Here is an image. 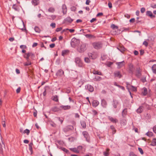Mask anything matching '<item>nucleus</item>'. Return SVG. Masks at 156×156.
<instances>
[{"label": "nucleus", "mask_w": 156, "mask_h": 156, "mask_svg": "<svg viewBox=\"0 0 156 156\" xmlns=\"http://www.w3.org/2000/svg\"><path fill=\"white\" fill-rule=\"evenodd\" d=\"M80 42L79 40L77 39L75 37L73 38L71 41V44L73 48H75L79 44Z\"/></svg>", "instance_id": "nucleus-1"}, {"label": "nucleus", "mask_w": 156, "mask_h": 156, "mask_svg": "<svg viewBox=\"0 0 156 156\" xmlns=\"http://www.w3.org/2000/svg\"><path fill=\"white\" fill-rule=\"evenodd\" d=\"M92 45L94 48L97 49H100L102 47V43L100 42H94L92 43Z\"/></svg>", "instance_id": "nucleus-2"}, {"label": "nucleus", "mask_w": 156, "mask_h": 156, "mask_svg": "<svg viewBox=\"0 0 156 156\" xmlns=\"http://www.w3.org/2000/svg\"><path fill=\"white\" fill-rule=\"evenodd\" d=\"M75 62L76 65L79 67H82L83 66V63L80 58L76 57L75 58Z\"/></svg>", "instance_id": "nucleus-3"}, {"label": "nucleus", "mask_w": 156, "mask_h": 156, "mask_svg": "<svg viewBox=\"0 0 156 156\" xmlns=\"http://www.w3.org/2000/svg\"><path fill=\"white\" fill-rule=\"evenodd\" d=\"M86 46L85 44H83L78 47L77 48L78 51L80 53H83L86 50Z\"/></svg>", "instance_id": "nucleus-4"}, {"label": "nucleus", "mask_w": 156, "mask_h": 156, "mask_svg": "<svg viewBox=\"0 0 156 156\" xmlns=\"http://www.w3.org/2000/svg\"><path fill=\"white\" fill-rule=\"evenodd\" d=\"M135 70V68L133 65L131 63L128 64V72L132 74H133Z\"/></svg>", "instance_id": "nucleus-5"}, {"label": "nucleus", "mask_w": 156, "mask_h": 156, "mask_svg": "<svg viewBox=\"0 0 156 156\" xmlns=\"http://www.w3.org/2000/svg\"><path fill=\"white\" fill-rule=\"evenodd\" d=\"M73 20L71 19L70 16H68L64 20L63 22L65 23H71Z\"/></svg>", "instance_id": "nucleus-6"}, {"label": "nucleus", "mask_w": 156, "mask_h": 156, "mask_svg": "<svg viewBox=\"0 0 156 156\" xmlns=\"http://www.w3.org/2000/svg\"><path fill=\"white\" fill-rule=\"evenodd\" d=\"M74 128L73 126H68L64 128L63 129V131L66 133L67 132L71 130H72Z\"/></svg>", "instance_id": "nucleus-7"}, {"label": "nucleus", "mask_w": 156, "mask_h": 156, "mask_svg": "<svg viewBox=\"0 0 156 156\" xmlns=\"http://www.w3.org/2000/svg\"><path fill=\"white\" fill-rule=\"evenodd\" d=\"M56 75L57 76H62L64 75V72L61 69H59L56 73Z\"/></svg>", "instance_id": "nucleus-8"}, {"label": "nucleus", "mask_w": 156, "mask_h": 156, "mask_svg": "<svg viewBox=\"0 0 156 156\" xmlns=\"http://www.w3.org/2000/svg\"><path fill=\"white\" fill-rule=\"evenodd\" d=\"M116 64L118 66V68L120 69L125 65V62L124 61L120 62H118L116 63Z\"/></svg>", "instance_id": "nucleus-9"}, {"label": "nucleus", "mask_w": 156, "mask_h": 156, "mask_svg": "<svg viewBox=\"0 0 156 156\" xmlns=\"http://www.w3.org/2000/svg\"><path fill=\"white\" fill-rule=\"evenodd\" d=\"M84 137L86 138L87 141L89 142V136L88 133L86 131H84L82 133Z\"/></svg>", "instance_id": "nucleus-10"}, {"label": "nucleus", "mask_w": 156, "mask_h": 156, "mask_svg": "<svg viewBox=\"0 0 156 156\" xmlns=\"http://www.w3.org/2000/svg\"><path fill=\"white\" fill-rule=\"evenodd\" d=\"M85 88L90 92H92L94 91V87L90 85L87 84L85 86Z\"/></svg>", "instance_id": "nucleus-11"}, {"label": "nucleus", "mask_w": 156, "mask_h": 156, "mask_svg": "<svg viewBox=\"0 0 156 156\" xmlns=\"http://www.w3.org/2000/svg\"><path fill=\"white\" fill-rule=\"evenodd\" d=\"M119 104V103L118 100L114 99L113 100L112 105L114 108H116L117 106Z\"/></svg>", "instance_id": "nucleus-12"}, {"label": "nucleus", "mask_w": 156, "mask_h": 156, "mask_svg": "<svg viewBox=\"0 0 156 156\" xmlns=\"http://www.w3.org/2000/svg\"><path fill=\"white\" fill-rule=\"evenodd\" d=\"M126 84L127 85V87L128 89H132V90L134 91H136V87L133 86H131L129 84L128 85V83L127 82L126 83Z\"/></svg>", "instance_id": "nucleus-13"}, {"label": "nucleus", "mask_w": 156, "mask_h": 156, "mask_svg": "<svg viewBox=\"0 0 156 156\" xmlns=\"http://www.w3.org/2000/svg\"><path fill=\"white\" fill-rule=\"evenodd\" d=\"M60 107L61 109L64 110H67L71 108V106L70 105H61Z\"/></svg>", "instance_id": "nucleus-14"}, {"label": "nucleus", "mask_w": 156, "mask_h": 156, "mask_svg": "<svg viewBox=\"0 0 156 156\" xmlns=\"http://www.w3.org/2000/svg\"><path fill=\"white\" fill-rule=\"evenodd\" d=\"M108 119L112 122L116 123L118 122V120L115 118H114L110 116H108Z\"/></svg>", "instance_id": "nucleus-15"}, {"label": "nucleus", "mask_w": 156, "mask_h": 156, "mask_svg": "<svg viewBox=\"0 0 156 156\" xmlns=\"http://www.w3.org/2000/svg\"><path fill=\"white\" fill-rule=\"evenodd\" d=\"M146 15L150 16L151 18H153L155 17V16L153 14L152 12L150 11H147L146 12Z\"/></svg>", "instance_id": "nucleus-16"}, {"label": "nucleus", "mask_w": 156, "mask_h": 156, "mask_svg": "<svg viewBox=\"0 0 156 156\" xmlns=\"http://www.w3.org/2000/svg\"><path fill=\"white\" fill-rule=\"evenodd\" d=\"M101 104L103 108H106V107L107 103L105 99H103L102 100Z\"/></svg>", "instance_id": "nucleus-17"}, {"label": "nucleus", "mask_w": 156, "mask_h": 156, "mask_svg": "<svg viewBox=\"0 0 156 156\" xmlns=\"http://www.w3.org/2000/svg\"><path fill=\"white\" fill-rule=\"evenodd\" d=\"M62 12L63 14H66L67 12V8L66 5L63 4L62 6Z\"/></svg>", "instance_id": "nucleus-18"}, {"label": "nucleus", "mask_w": 156, "mask_h": 156, "mask_svg": "<svg viewBox=\"0 0 156 156\" xmlns=\"http://www.w3.org/2000/svg\"><path fill=\"white\" fill-rule=\"evenodd\" d=\"M51 110L54 112H57L61 110V109L60 107L58 108L56 106H54L51 108Z\"/></svg>", "instance_id": "nucleus-19"}, {"label": "nucleus", "mask_w": 156, "mask_h": 156, "mask_svg": "<svg viewBox=\"0 0 156 156\" xmlns=\"http://www.w3.org/2000/svg\"><path fill=\"white\" fill-rule=\"evenodd\" d=\"M114 76L115 77H118L119 78H121L122 77V75L120 74V72L119 71H116L114 73Z\"/></svg>", "instance_id": "nucleus-20"}, {"label": "nucleus", "mask_w": 156, "mask_h": 156, "mask_svg": "<svg viewBox=\"0 0 156 156\" xmlns=\"http://www.w3.org/2000/svg\"><path fill=\"white\" fill-rule=\"evenodd\" d=\"M141 69L140 68L136 69V75L137 76L140 77L141 75Z\"/></svg>", "instance_id": "nucleus-21"}, {"label": "nucleus", "mask_w": 156, "mask_h": 156, "mask_svg": "<svg viewBox=\"0 0 156 156\" xmlns=\"http://www.w3.org/2000/svg\"><path fill=\"white\" fill-rule=\"evenodd\" d=\"M99 104V102L97 100H94L92 102V105L93 107H95L97 106Z\"/></svg>", "instance_id": "nucleus-22"}, {"label": "nucleus", "mask_w": 156, "mask_h": 156, "mask_svg": "<svg viewBox=\"0 0 156 156\" xmlns=\"http://www.w3.org/2000/svg\"><path fill=\"white\" fill-rule=\"evenodd\" d=\"M142 93L143 95H146L147 93V89L145 87L143 88L142 90Z\"/></svg>", "instance_id": "nucleus-23"}, {"label": "nucleus", "mask_w": 156, "mask_h": 156, "mask_svg": "<svg viewBox=\"0 0 156 156\" xmlns=\"http://www.w3.org/2000/svg\"><path fill=\"white\" fill-rule=\"evenodd\" d=\"M143 107L142 106H140L137 109L136 112L138 113H140L143 112Z\"/></svg>", "instance_id": "nucleus-24"}, {"label": "nucleus", "mask_w": 156, "mask_h": 156, "mask_svg": "<svg viewBox=\"0 0 156 156\" xmlns=\"http://www.w3.org/2000/svg\"><path fill=\"white\" fill-rule=\"evenodd\" d=\"M33 145V143L32 142H30L29 144V150L30 151L31 153V154H32L33 153V148L32 146Z\"/></svg>", "instance_id": "nucleus-25"}, {"label": "nucleus", "mask_w": 156, "mask_h": 156, "mask_svg": "<svg viewBox=\"0 0 156 156\" xmlns=\"http://www.w3.org/2000/svg\"><path fill=\"white\" fill-rule=\"evenodd\" d=\"M127 113V108L124 109L122 112V115L123 117H124L126 115Z\"/></svg>", "instance_id": "nucleus-26"}, {"label": "nucleus", "mask_w": 156, "mask_h": 156, "mask_svg": "<svg viewBox=\"0 0 156 156\" xmlns=\"http://www.w3.org/2000/svg\"><path fill=\"white\" fill-rule=\"evenodd\" d=\"M32 3L34 5L36 6L39 4V0H32Z\"/></svg>", "instance_id": "nucleus-27"}, {"label": "nucleus", "mask_w": 156, "mask_h": 156, "mask_svg": "<svg viewBox=\"0 0 156 156\" xmlns=\"http://www.w3.org/2000/svg\"><path fill=\"white\" fill-rule=\"evenodd\" d=\"M92 73L94 74H97L99 75H102V74L101 72L98 71L94 70L92 72Z\"/></svg>", "instance_id": "nucleus-28"}, {"label": "nucleus", "mask_w": 156, "mask_h": 156, "mask_svg": "<svg viewBox=\"0 0 156 156\" xmlns=\"http://www.w3.org/2000/svg\"><path fill=\"white\" fill-rule=\"evenodd\" d=\"M110 149L109 148H107L106 151L103 152L104 155L105 156H108L109 155V152Z\"/></svg>", "instance_id": "nucleus-29"}, {"label": "nucleus", "mask_w": 156, "mask_h": 156, "mask_svg": "<svg viewBox=\"0 0 156 156\" xmlns=\"http://www.w3.org/2000/svg\"><path fill=\"white\" fill-rule=\"evenodd\" d=\"M150 145L152 146H156V139L154 138L153 139L151 143L150 144Z\"/></svg>", "instance_id": "nucleus-30"}, {"label": "nucleus", "mask_w": 156, "mask_h": 156, "mask_svg": "<svg viewBox=\"0 0 156 156\" xmlns=\"http://www.w3.org/2000/svg\"><path fill=\"white\" fill-rule=\"evenodd\" d=\"M70 150L73 152L76 153H78L79 152V151L76 148H71L70 149Z\"/></svg>", "instance_id": "nucleus-31"}, {"label": "nucleus", "mask_w": 156, "mask_h": 156, "mask_svg": "<svg viewBox=\"0 0 156 156\" xmlns=\"http://www.w3.org/2000/svg\"><path fill=\"white\" fill-rule=\"evenodd\" d=\"M101 80V77L98 76H95L94 78V80L96 81H100Z\"/></svg>", "instance_id": "nucleus-32"}, {"label": "nucleus", "mask_w": 156, "mask_h": 156, "mask_svg": "<svg viewBox=\"0 0 156 156\" xmlns=\"http://www.w3.org/2000/svg\"><path fill=\"white\" fill-rule=\"evenodd\" d=\"M3 146H2V145L0 146V153L2 155H3V150L2 147H3L4 148L5 147V145L4 143L3 144Z\"/></svg>", "instance_id": "nucleus-33"}, {"label": "nucleus", "mask_w": 156, "mask_h": 156, "mask_svg": "<svg viewBox=\"0 0 156 156\" xmlns=\"http://www.w3.org/2000/svg\"><path fill=\"white\" fill-rule=\"evenodd\" d=\"M152 69L154 73H156V64H154L152 67Z\"/></svg>", "instance_id": "nucleus-34"}, {"label": "nucleus", "mask_w": 156, "mask_h": 156, "mask_svg": "<svg viewBox=\"0 0 156 156\" xmlns=\"http://www.w3.org/2000/svg\"><path fill=\"white\" fill-rule=\"evenodd\" d=\"M29 53H25L24 55V57L26 58L27 60H29Z\"/></svg>", "instance_id": "nucleus-35"}, {"label": "nucleus", "mask_w": 156, "mask_h": 156, "mask_svg": "<svg viewBox=\"0 0 156 156\" xmlns=\"http://www.w3.org/2000/svg\"><path fill=\"white\" fill-rule=\"evenodd\" d=\"M52 100L56 102H58V96L57 95L53 96L52 97Z\"/></svg>", "instance_id": "nucleus-36"}, {"label": "nucleus", "mask_w": 156, "mask_h": 156, "mask_svg": "<svg viewBox=\"0 0 156 156\" xmlns=\"http://www.w3.org/2000/svg\"><path fill=\"white\" fill-rule=\"evenodd\" d=\"M56 118L61 123V124L62 123V122L64 121V118L62 117H57Z\"/></svg>", "instance_id": "nucleus-37"}, {"label": "nucleus", "mask_w": 156, "mask_h": 156, "mask_svg": "<svg viewBox=\"0 0 156 156\" xmlns=\"http://www.w3.org/2000/svg\"><path fill=\"white\" fill-rule=\"evenodd\" d=\"M110 128L112 130V134H115L116 132V130L115 129V128L114 127V126L112 125L111 126H110Z\"/></svg>", "instance_id": "nucleus-38"}, {"label": "nucleus", "mask_w": 156, "mask_h": 156, "mask_svg": "<svg viewBox=\"0 0 156 156\" xmlns=\"http://www.w3.org/2000/svg\"><path fill=\"white\" fill-rule=\"evenodd\" d=\"M12 8L16 11H18L19 9L18 6L16 4H14L12 6Z\"/></svg>", "instance_id": "nucleus-39"}, {"label": "nucleus", "mask_w": 156, "mask_h": 156, "mask_svg": "<svg viewBox=\"0 0 156 156\" xmlns=\"http://www.w3.org/2000/svg\"><path fill=\"white\" fill-rule=\"evenodd\" d=\"M34 30L36 32L38 33H40L41 31V30L37 26H36L35 27Z\"/></svg>", "instance_id": "nucleus-40"}, {"label": "nucleus", "mask_w": 156, "mask_h": 156, "mask_svg": "<svg viewBox=\"0 0 156 156\" xmlns=\"http://www.w3.org/2000/svg\"><path fill=\"white\" fill-rule=\"evenodd\" d=\"M146 135L148 136L151 137L153 136V133L151 132H148L146 133Z\"/></svg>", "instance_id": "nucleus-41"}, {"label": "nucleus", "mask_w": 156, "mask_h": 156, "mask_svg": "<svg viewBox=\"0 0 156 156\" xmlns=\"http://www.w3.org/2000/svg\"><path fill=\"white\" fill-rule=\"evenodd\" d=\"M31 63L30 60H27V62L24 63V66H28L31 65Z\"/></svg>", "instance_id": "nucleus-42"}, {"label": "nucleus", "mask_w": 156, "mask_h": 156, "mask_svg": "<svg viewBox=\"0 0 156 156\" xmlns=\"http://www.w3.org/2000/svg\"><path fill=\"white\" fill-rule=\"evenodd\" d=\"M68 52V50H64L62 51V55L63 56H64L66 55L67 52Z\"/></svg>", "instance_id": "nucleus-43"}, {"label": "nucleus", "mask_w": 156, "mask_h": 156, "mask_svg": "<svg viewBox=\"0 0 156 156\" xmlns=\"http://www.w3.org/2000/svg\"><path fill=\"white\" fill-rule=\"evenodd\" d=\"M30 133V131L29 130L26 129L23 131V133H26L27 135H29V133Z\"/></svg>", "instance_id": "nucleus-44"}, {"label": "nucleus", "mask_w": 156, "mask_h": 156, "mask_svg": "<svg viewBox=\"0 0 156 156\" xmlns=\"http://www.w3.org/2000/svg\"><path fill=\"white\" fill-rule=\"evenodd\" d=\"M81 125L83 128H85L86 127V123L84 121H83L81 122Z\"/></svg>", "instance_id": "nucleus-45"}, {"label": "nucleus", "mask_w": 156, "mask_h": 156, "mask_svg": "<svg viewBox=\"0 0 156 156\" xmlns=\"http://www.w3.org/2000/svg\"><path fill=\"white\" fill-rule=\"evenodd\" d=\"M111 27L113 29H117L118 28L117 26H116L114 24H112L111 25Z\"/></svg>", "instance_id": "nucleus-46"}, {"label": "nucleus", "mask_w": 156, "mask_h": 156, "mask_svg": "<svg viewBox=\"0 0 156 156\" xmlns=\"http://www.w3.org/2000/svg\"><path fill=\"white\" fill-rule=\"evenodd\" d=\"M29 56L32 59H33L35 57V55L34 54L31 53V52H29Z\"/></svg>", "instance_id": "nucleus-47"}, {"label": "nucleus", "mask_w": 156, "mask_h": 156, "mask_svg": "<svg viewBox=\"0 0 156 156\" xmlns=\"http://www.w3.org/2000/svg\"><path fill=\"white\" fill-rule=\"evenodd\" d=\"M121 123L123 124V125H125L126 123V120L123 119L121 122Z\"/></svg>", "instance_id": "nucleus-48"}, {"label": "nucleus", "mask_w": 156, "mask_h": 156, "mask_svg": "<svg viewBox=\"0 0 156 156\" xmlns=\"http://www.w3.org/2000/svg\"><path fill=\"white\" fill-rule=\"evenodd\" d=\"M48 11L50 12H53L55 11V9L54 8L51 7L48 9Z\"/></svg>", "instance_id": "nucleus-49"}, {"label": "nucleus", "mask_w": 156, "mask_h": 156, "mask_svg": "<svg viewBox=\"0 0 156 156\" xmlns=\"http://www.w3.org/2000/svg\"><path fill=\"white\" fill-rule=\"evenodd\" d=\"M85 36L87 38H91L94 37L93 35L90 34H87Z\"/></svg>", "instance_id": "nucleus-50"}, {"label": "nucleus", "mask_w": 156, "mask_h": 156, "mask_svg": "<svg viewBox=\"0 0 156 156\" xmlns=\"http://www.w3.org/2000/svg\"><path fill=\"white\" fill-rule=\"evenodd\" d=\"M84 61L87 63H89L90 62V60L87 57H86L84 58Z\"/></svg>", "instance_id": "nucleus-51"}, {"label": "nucleus", "mask_w": 156, "mask_h": 156, "mask_svg": "<svg viewBox=\"0 0 156 156\" xmlns=\"http://www.w3.org/2000/svg\"><path fill=\"white\" fill-rule=\"evenodd\" d=\"M113 62H107L106 63V65L108 66V67H110L112 64Z\"/></svg>", "instance_id": "nucleus-52"}, {"label": "nucleus", "mask_w": 156, "mask_h": 156, "mask_svg": "<svg viewBox=\"0 0 156 156\" xmlns=\"http://www.w3.org/2000/svg\"><path fill=\"white\" fill-rule=\"evenodd\" d=\"M71 11L75 12L76 11V8L74 6H73L71 8Z\"/></svg>", "instance_id": "nucleus-53"}, {"label": "nucleus", "mask_w": 156, "mask_h": 156, "mask_svg": "<svg viewBox=\"0 0 156 156\" xmlns=\"http://www.w3.org/2000/svg\"><path fill=\"white\" fill-rule=\"evenodd\" d=\"M145 9L144 7L140 9V12L141 13H144L145 11Z\"/></svg>", "instance_id": "nucleus-54"}, {"label": "nucleus", "mask_w": 156, "mask_h": 156, "mask_svg": "<svg viewBox=\"0 0 156 156\" xmlns=\"http://www.w3.org/2000/svg\"><path fill=\"white\" fill-rule=\"evenodd\" d=\"M151 6L153 8H156V4L154 3L151 4Z\"/></svg>", "instance_id": "nucleus-55"}, {"label": "nucleus", "mask_w": 156, "mask_h": 156, "mask_svg": "<svg viewBox=\"0 0 156 156\" xmlns=\"http://www.w3.org/2000/svg\"><path fill=\"white\" fill-rule=\"evenodd\" d=\"M139 151H140V153L142 154H144V152L143 150L141 148L139 147L138 148Z\"/></svg>", "instance_id": "nucleus-56"}, {"label": "nucleus", "mask_w": 156, "mask_h": 156, "mask_svg": "<svg viewBox=\"0 0 156 156\" xmlns=\"http://www.w3.org/2000/svg\"><path fill=\"white\" fill-rule=\"evenodd\" d=\"M55 23H52L50 24V26L52 27V28H54L55 27Z\"/></svg>", "instance_id": "nucleus-57"}, {"label": "nucleus", "mask_w": 156, "mask_h": 156, "mask_svg": "<svg viewBox=\"0 0 156 156\" xmlns=\"http://www.w3.org/2000/svg\"><path fill=\"white\" fill-rule=\"evenodd\" d=\"M50 16L51 17V19H52V20H54L55 19V18L56 17V16H55V15H51Z\"/></svg>", "instance_id": "nucleus-58"}, {"label": "nucleus", "mask_w": 156, "mask_h": 156, "mask_svg": "<svg viewBox=\"0 0 156 156\" xmlns=\"http://www.w3.org/2000/svg\"><path fill=\"white\" fill-rule=\"evenodd\" d=\"M62 29V28L61 27L57 28L56 29V31L57 32H59Z\"/></svg>", "instance_id": "nucleus-59"}, {"label": "nucleus", "mask_w": 156, "mask_h": 156, "mask_svg": "<svg viewBox=\"0 0 156 156\" xmlns=\"http://www.w3.org/2000/svg\"><path fill=\"white\" fill-rule=\"evenodd\" d=\"M2 125L3 126V127H5L6 126V125H5V121L4 120H3L2 121Z\"/></svg>", "instance_id": "nucleus-60"}, {"label": "nucleus", "mask_w": 156, "mask_h": 156, "mask_svg": "<svg viewBox=\"0 0 156 156\" xmlns=\"http://www.w3.org/2000/svg\"><path fill=\"white\" fill-rule=\"evenodd\" d=\"M92 112H93V114L94 115H97L98 114V112L95 110H93L92 111Z\"/></svg>", "instance_id": "nucleus-61"}, {"label": "nucleus", "mask_w": 156, "mask_h": 156, "mask_svg": "<svg viewBox=\"0 0 156 156\" xmlns=\"http://www.w3.org/2000/svg\"><path fill=\"white\" fill-rule=\"evenodd\" d=\"M21 90V88L20 87H19L16 90L17 93H19L20 92Z\"/></svg>", "instance_id": "nucleus-62"}, {"label": "nucleus", "mask_w": 156, "mask_h": 156, "mask_svg": "<svg viewBox=\"0 0 156 156\" xmlns=\"http://www.w3.org/2000/svg\"><path fill=\"white\" fill-rule=\"evenodd\" d=\"M130 156H137L133 152H131L129 154Z\"/></svg>", "instance_id": "nucleus-63"}, {"label": "nucleus", "mask_w": 156, "mask_h": 156, "mask_svg": "<svg viewBox=\"0 0 156 156\" xmlns=\"http://www.w3.org/2000/svg\"><path fill=\"white\" fill-rule=\"evenodd\" d=\"M153 132L155 133H156V125L155 126L153 127Z\"/></svg>", "instance_id": "nucleus-64"}]
</instances>
